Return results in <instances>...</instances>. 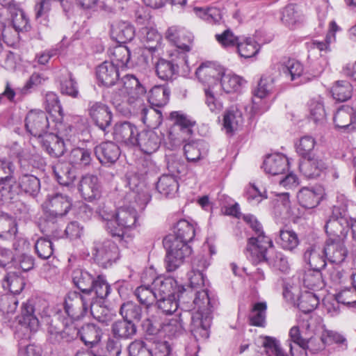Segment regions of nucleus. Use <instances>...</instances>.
Returning <instances> with one entry per match:
<instances>
[{"instance_id": "2", "label": "nucleus", "mask_w": 356, "mask_h": 356, "mask_svg": "<svg viewBox=\"0 0 356 356\" xmlns=\"http://www.w3.org/2000/svg\"><path fill=\"white\" fill-rule=\"evenodd\" d=\"M244 219L257 234L256 237L250 238L248 248L252 261L255 263L266 261L274 269L286 273L290 269L288 259L283 253L274 250L273 242L264 235L261 223L252 216H245Z\"/></svg>"}, {"instance_id": "17", "label": "nucleus", "mask_w": 356, "mask_h": 356, "mask_svg": "<svg viewBox=\"0 0 356 356\" xmlns=\"http://www.w3.org/2000/svg\"><path fill=\"white\" fill-rule=\"evenodd\" d=\"M350 226V221L346 215L334 209L332 216L325 225L326 233L332 239H343L346 237Z\"/></svg>"}, {"instance_id": "51", "label": "nucleus", "mask_w": 356, "mask_h": 356, "mask_svg": "<svg viewBox=\"0 0 356 356\" xmlns=\"http://www.w3.org/2000/svg\"><path fill=\"white\" fill-rule=\"evenodd\" d=\"M92 161V152L88 149L77 147L73 149L69 156L70 163L77 168L89 165Z\"/></svg>"}, {"instance_id": "30", "label": "nucleus", "mask_w": 356, "mask_h": 356, "mask_svg": "<svg viewBox=\"0 0 356 356\" xmlns=\"http://www.w3.org/2000/svg\"><path fill=\"white\" fill-rule=\"evenodd\" d=\"M63 325L65 327L63 330L52 323L49 325L48 334L51 342H60L61 340L68 341L76 337L77 328L74 325H70L68 321H66L63 323Z\"/></svg>"}, {"instance_id": "34", "label": "nucleus", "mask_w": 356, "mask_h": 356, "mask_svg": "<svg viewBox=\"0 0 356 356\" xmlns=\"http://www.w3.org/2000/svg\"><path fill=\"white\" fill-rule=\"evenodd\" d=\"M256 344L264 348L266 356H288L282 348L280 341L275 337L260 336L257 339Z\"/></svg>"}, {"instance_id": "20", "label": "nucleus", "mask_w": 356, "mask_h": 356, "mask_svg": "<svg viewBox=\"0 0 356 356\" xmlns=\"http://www.w3.org/2000/svg\"><path fill=\"white\" fill-rule=\"evenodd\" d=\"M323 195V189L321 186H305L298 191L297 200L301 207L313 209L319 204Z\"/></svg>"}, {"instance_id": "43", "label": "nucleus", "mask_w": 356, "mask_h": 356, "mask_svg": "<svg viewBox=\"0 0 356 356\" xmlns=\"http://www.w3.org/2000/svg\"><path fill=\"white\" fill-rule=\"evenodd\" d=\"M108 55L111 59L110 63H113L118 68L127 66L130 59V51L125 45H116L109 48Z\"/></svg>"}, {"instance_id": "59", "label": "nucleus", "mask_w": 356, "mask_h": 356, "mask_svg": "<svg viewBox=\"0 0 356 356\" xmlns=\"http://www.w3.org/2000/svg\"><path fill=\"white\" fill-rule=\"evenodd\" d=\"M15 171L13 163L6 159H0V184H3V191L8 193V188L13 182V174Z\"/></svg>"}, {"instance_id": "52", "label": "nucleus", "mask_w": 356, "mask_h": 356, "mask_svg": "<svg viewBox=\"0 0 356 356\" xmlns=\"http://www.w3.org/2000/svg\"><path fill=\"white\" fill-rule=\"evenodd\" d=\"M136 108H140L141 120L147 126L156 128L161 124L162 115L160 111L152 107L147 108L143 104Z\"/></svg>"}, {"instance_id": "56", "label": "nucleus", "mask_w": 356, "mask_h": 356, "mask_svg": "<svg viewBox=\"0 0 356 356\" xmlns=\"http://www.w3.org/2000/svg\"><path fill=\"white\" fill-rule=\"evenodd\" d=\"M237 51L241 57L250 58L256 56L260 49L259 44L251 38H245L237 43Z\"/></svg>"}, {"instance_id": "63", "label": "nucleus", "mask_w": 356, "mask_h": 356, "mask_svg": "<svg viewBox=\"0 0 356 356\" xmlns=\"http://www.w3.org/2000/svg\"><path fill=\"white\" fill-rule=\"evenodd\" d=\"M9 10L13 28L17 31H26L29 27V24L24 11L15 8H10Z\"/></svg>"}, {"instance_id": "41", "label": "nucleus", "mask_w": 356, "mask_h": 356, "mask_svg": "<svg viewBox=\"0 0 356 356\" xmlns=\"http://www.w3.org/2000/svg\"><path fill=\"white\" fill-rule=\"evenodd\" d=\"M72 277L74 285L86 296H88L95 280L93 276L85 270L76 268L73 270Z\"/></svg>"}, {"instance_id": "33", "label": "nucleus", "mask_w": 356, "mask_h": 356, "mask_svg": "<svg viewBox=\"0 0 356 356\" xmlns=\"http://www.w3.org/2000/svg\"><path fill=\"white\" fill-rule=\"evenodd\" d=\"M42 137V145L48 154L52 156H62L68 147L67 143L61 140L57 134L47 133Z\"/></svg>"}, {"instance_id": "7", "label": "nucleus", "mask_w": 356, "mask_h": 356, "mask_svg": "<svg viewBox=\"0 0 356 356\" xmlns=\"http://www.w3.org/2000/svg\"><path fill=\"white\" fill-rule=\"evenodd\" d=\"M120 85L118 95L122 97L123 103H127L134 109L142 105V97L146 91L138 79L134 75L127 74L122 79Z\"/></svg>"}, {"instance_id": "42", "label": "nucleus", "mask_w": 356, "mask_h": 356, "mask_svg": "<svg viewBox=\"0 0 356 356\" xmlns=\"http://www.w3.org/2000/svg\"><path fill=\"white\" fill-rule=\"evenodd\" d=\"M111 35L120 43L131 41L135 35L132 25L127 22H120L112 26Z\"/></svg>"}, {"instance_id": "15", "label": "nucleus", "mask_w": 356, "mask_h": 356, "mask_svg": "<svg viewBox=\"0 0 356 356\" xmlns=\"http://www.w3.org/2000/svg\"><path fill=\"white\" fill-rule=\"evenodd\" d=\"M72 207V200L66 195L56 193L48 195L42 204L45 213L49 217H62L66 215Z\"/></svg>"}, {"instance_id": "5", "label": "nucleus", "mask_w": 356, "mask_h": 356, "mask_svg": "<svg viewBox=\"0 0 356 356\" xmlns=\"http://www.w3.org/2000/svg\"><path fill=\"white\" fill-rule=\"evenodd\" d=\"M143 321V326L146 327L147 331L150 334L161 332L169 337H173L182 334L185 331L182 319L179 314L146 316Z\"/></svg>"}, {"instance_id": "35", "label": "nucleus", "mask_w": 356, "mask_h": 356, "mask_svg": "<svg viewBox=\"0 0 356 356\" xmlns=\"http://www.w3.org/2000/svg\"><path fill=\"white\" fill-rule=\"evenodd\" d=\"M304 259L312 270H321L325 266L327 259L324 248L316 245L310 246L304 254Z\"/></svg>"}, {"instance_id": "64", "label": "nucleus", "mask_w": 356, "mask_h": 356, "mask_svg": "<svg viewBox=\"0 0 356 356\" xmlns=\"http://www.w3.org/2000/svg\"><path fill=\"white\" fill-rule=\"evenodd\" d=\"M134 294L138 301L147 307L156 300L152 284H142L137 287Z\"/></svg>"}, {"instance_id": "61", "label": "nucleus", "mask_w": 356, "mask_h": 356, "mask_svg": "<svg viewBox=\"0 0 356 356\" xmlns=\"http://www.w3.org/2000/svg\"><path fill=\"white\" fill-rule=\"evenodd\" d=\"M24 286L23 279L15 273H8L2 281V286L5 290L10 292V294L19 293Z\"/></svg>"}, {"instance_id": "4", "label": "nucleus", "mask_w": 356, "mask_h": 356, "mask_svg": "<svg viewBox=\"0 0 356 356\" xmlns=\"http://www.w3.org/2000/svg\"><path fill=\"white\" fill-rule=\"evenodd\" d=\"M138 214L134 207H121L115 213L114 222L107 225L108 232L113 236H117L121 241L128 243L131 236L127 232L136 228L138 224Z\"/></svg>"}, {"instance_id": "27", "label": "nucleus", "mask_w": 356, "mask_h": 356, "mask_svg": "<svg viewBox=\"0 0 356 356\" xmlns=\"http://www.w3.org/2000/svg\"><path fill=\"white\" fill-rule=\"evenodd\" d=\"M19 188L31 195H36L40 188L39 179L34 175L25 174L23 175L19 180L18 186L15 184L10 185L8 188V194H10L8 198H13L12 195L17 193Z\"/></svg>"}, {"instance_id": "44", "label": "nucleus", "mask_w": 356, "mask_h": 356, "mask_svg": "<svg viewBox=\"0 0 356 356\" xmlns=\"http://www.w3.org/2000/svg\"><path fill=\"white\" fill-rule=\"evenodd\" d=\"M353 113H355L353 108L348 106H343L339 108L334 116L335 127L349 131L354 129L355 127L351 126Z\"/></svg>"}, {"instance_id": "16", "label": "nucleus", "mask_w": 356, "mask_h": 356, "mask_svg": "<svg viewBox=\"0 0 356 356\" xmlns=\"http://www.w3.org/2000/svg\"><path fill=\"white\" fill-rule=\"evenodd\" d=\"M139 131L136 126L129 122H118L113 127L114 140L128 147H136Z\"/></svg>"}, {"instance_id": "32", "label": "nucleus", "mask_w": 356, "mask_h": 356, "mask_svg": "<svg viewBox=\"0 0 356 356\" xmlns=\"http://www.w3.org/2000/svg\"><path fill=\"white\" fill-rule=\"evenodd\" d=\"M315 318L313 316L309 317L307 320H304L300 326H293L289 332V340L287 341V344L289 342L292 344L299 343L305 344L306 339L305 336L310 334L309 330L310 328L315 329Z\"/></svg>"}, {"instance_id": "18", "label": "nucleus", "mask_w": 356, "mask_h": 356, "mask_svg": "<svg viewBox=\"0 0 356 356\" xmlns=\"http://www.w3.org/2000/svg\"><path fill=\"white\" fill-rule=\"evenodd\" d=\"M163 136L161 131L147 129L140 131L137 138L136 147L146 154L155 153L159 149Z\"/></svg>"}, {"instance_id": "47", "label": "nucleus", "mask_w": 356, "mask_h": 356, "mask_svg": "<svg viewBox=\"0 0 356 356\" xmlns=\"http://www.w3.org/2000/svg\"><path fill=\"white\" fill-rule=\"evenodd\" d=\"M310 118L316 124H323L326 120V112L323 97L312 98L308 104Z\"/></svg>"}, {"instance_id": "48", "label": "nucleus", "mask_w": 356, "mask_h": 356, "mask_svg": "<svg viewBox=\"0 0 356 356\" xmlns=\"http://www.w3.org/2000/svg\"><path fill=\"white\" fill-rule=\"evenodd\" d=\"M17 231V225L14 218L7 214H0V238L6 240L12 239Z\"/></svg>"}, {"instance_id": "13", "label": "nucleus", "mask_w": 356, "mask_h": 356, "mask_svg": "<svg viewBox=\"0 0 356 356\" xmlns=\"http://www.w3.org/2000/svg\"><path fill=\"white\" fill-rule=\"evenodd\" d=\"M284 297L289 301H296L298 299V306L304 313L313 311L319 304V298L316 293L305 291L299 296L298 287L291 286L290 289L286 286L283 291Z\"/></svg>"}, {"instance_id": "58", "label": "nucleus", "mask_w": 356, "mask_h": 356, "mask_svg": "<svg viewBox=\"0 0 356 356\" xmlns=\"http://www.w3.org/2000/svg\"><path fill=\"white\" fill-rule=\"evenodd\" d=\"M184 154L189 161H197L207 152V145L202 141H193L184 147Z\"/></svg>"}, {"instance_id": "60", "label": "nucleus", "mask_w": 356, "mask_h": 356, "mask_svg": "<svg viewBox=\"0 0 356 356\" xmlns=\"http://www.w3.org/2000/svg\"><path fill=\"white\" fill-rule=\"evenodd\" d=\"M316 145V139L311 136L307 135L301 137L296 143V149L301 157L306 159L315 154L313 153V150Z\"/></svg>"}, {"instance_id": "12", "label": "nucleus", "mask_w": 356, "mask_h": 356, "mask_svg": "<svg viewBox=\"0 0 356 356\" xmlns=\"http://www.w3.org/2000/svg\"><path fill=\"white\" fill-rule=\"evenodd\" d=\"M92 254L100 266L107 268L118 259V248L110 240L97 241L94 243Z\"/></svg>"}, {"instance_id": "6", "label": "nucleus", "mask_w": 356, "mask_h": 356, "mask_svg": "<svg viewBox=\"0 0 356 356\" xmlns=\"http://www.w3.org/2000/svg\"><path fill=\"white\" fill-rule=\"evenodd\" d=\"M163 245L166 249L165 262L168 271H174L178 268L184 263L185 258L192 252L188 244L173 237H165Z\"/></svg>"}, {"instance_id": "55", "label": "nucleus", "mask_w": 356, "mask_h": 356, "mask_svg": "<svg viewBox=\"0 0 356 356\" xmlns=\"http://www.w3.org/2000/svg\"><path fill=\"white\" fill-rule=\"evenodd\" d=\"M156 304L160 310L156 315L151 316H168L172 314L178 308V302L176 300L175 293L169 296L156 299Z\"/></svg>"}, {"instance_id": "49", "label": "nucleus", "mask_w": 356, "mask_h": 356, "mask_svg": "<svg viewBox=\"0 0 356 356\" xmlns=\"http://www.w3.org/2000/svg\"><path fill=\"white\" fill-rule=\"evenodd\" d=\"M77 332L76 336L80 335L81 339L86 345H93L98 343L102 337V330L92 323L83 325L81 330H77Z\"/></svg>"}, {"instance_id": "39", "label": "nucleus", "mask_w": 356, "mask_h": 356, "mask_svg": "<svg viewBox=\"0 0 356 356\" xmlns=\"http://www.w3.org/2000/svg\"><path fill=\"white\" fill-rule=\"evenodd\" d=\"M178 188V181L175 175H163L156 183V190L166 197H175Z\"/></svg>"}, {"instance_id": "37", "label": "nucleus", "mask_w": 356, "mask_h": 356, "mask_svg": "<svg viewBox=\"0 0 356 356\" xmlns=\"http://www.w3.org/2000/svg\"><path fill=\"white\" fill-rule=\"evenodd\" d=\"M152 284L156 299L174 294L177 287V282L172 277H158Z\"/></svg>"}, {"instance_id": "8", "label": "nucleus", "mask_w": 356, "mask_h": 356, "mask_svg": "<svg viewBox=\"0 0 356 356\" xmlns=\"http://www.w3.org/2000/svg\"><path fill=\"white\" fill-rule=\"evenodd\" d=\"M165 38L173 43L176 47L172 56L177 54L182 61L187 62L185 53L189 51L191 49L193 39L192 34L184 29L171 26L167 30Z\"/></svg>"}, {"instance_id": "50", "label": "nucleus", "mask_w": 356, "mask_h": 356, "mask_svg": "<svg viewBox=\"0 0 356 356\" xmlns=\"http://www.w3.org/2000/svg\"><path fill=\"white\" fill-rule=\"evenodd\" d=\"M170 91L165 86H155L149 92V103L154 106L161 107L165 105L169 99Z\"/></svg>"}, {"instance_id": "40", "label": "nucleus", "mask_w": 356, "mask_h": 356, "mask_svg": "<svg viewBox=\"0 0 356 356\" xmlns=\"http://www.w3.org/2000/svg\"><path fill=\"white\" fill-rule=\"evenodd\" d=\"M19 324L31 332H36L40 326V321L34 314L33 307L29 302L24 303L22 314L19 319Z\"/></svg>"}, {"instance_id": "36", "label": "nucleus", "mask_w": 356, "mask_h": 356, "mask_svg": "<svg viewBox=\"0 0 356 356\" xmlns=\"http://www.w3.org/2000/svg\"><path fill=\"white\" fill-rule=\"evenodd\" d=\"M243 123L241 111L236 106H232L224 113L223 127L227 133L239 129Z\"/></svg>"}, {"instance_id": "9", "label": "nucleus", "mask_w": 356, "mask_h": 356, "mask_svg": "<svg viewBox=\"0 0 356 356\" xmlns=\"http://www.w3.org/2000/svg\"><path fill=\"white\" fill-rule=\"evenodd\" d=\"M329 159L322 152H316L303 159L299 165L300 172L309 179H314L326 173L329 167Z\"/></svg>"}, {"instance_id": "53", "label": "nucleus", "mask_w": 356, "mask_h": 356, "mask_svg": "<svg viewBox=\"0 0 356 356\" xmlns=\"http://www.w3.org/2000/svg\"><path fill=\"white\" fill-rule=\"evenodd\" d=\"M57 135L64 140L67 146H71L77 140V129L72 124L58 122L56 124Z\"/></svg>"}, {"instance_id": "14", "label": "nucleus", "mask_w": 356, "mask_h": 356, "mask_svg": "<svg viewBox=\"0 0 356 356\" xmlns=\"http://www.w3.org/2000/svg\"><path fill=\"white\" fill-rule=\"evenodd\" d=\"M49 127V122L46 112L40 109H33L27 113L25 128L32 136L42 137L47 133Z\"/></svg>"}, {"instance_id": "29", "label": "nucleus", "mask_w": 356, "mask_h": 356, "mask_svg": "<svg viewBox=\"0 0 356 356\" xmlns=\"http://www.w3.org/2000/svg\"><path fill=\"white\" fill-rule=\"evenodd\" d=\"M170 56H172L171 60L161 58L156 64V72L161 79L169 80L172 79L177 71L178 66L182 63H186L182 61L177 54L175 56H172L171 54Z\"/></svg>"}, {"instance_id": "19", "label": "nucleus", "mask_w": 356, "mask_h": 356, "mask_svg": "<svg viewBox=\"0 0 356 356\" xmlns=\"http://www.w3.org/2000/svg\"><path fill=\"white\" fill-rule=\"evenodd\" d=\"M203 84V91L204 94V102L209 110L214 113L218 114L223 108V103L220 98L219 84H215L212 82L199 79Z\"/></svg>"}, {"instance_id": "45", "label": "nucleus", "mask_w": 356, "mask_h": 356, "mask_svg": "<svg viewBox=\"0 0 356 356\" xmlns=\"http://www.w3.org/2000/svg\"><path fill=\"white\" fill-rule=\"evenodd\" d=\"M341 30V28L334 21L330 23L329 31L324 41L313 40L310 44V49H318L321 52L327 53L330 51V44L336 40L335 33Z\"/></svg>"}, {"instance_id": "54", "label": "nucleus", "mask_w": 356, "mask_h": 356, "mask_svg": "<svg viewBox=\"0 0 356 356\" xmlns=\"http://www.w3.org/2000/svg\"><path fill=\"white\" fill-rule=\"evenodd\" d=\"M267 304L266 302H259L253 304L249 315L250 324L258 327L266 325Z\"/></svg>"}, {"instance_id": "21", "label": "nucleus", "mask_w": 356, "mask_h": 356, "mask_svg": "<svg viewBox=\"0 0 356 356\" xmlns=\"http://www.w3.org/2000/svg\"><path fill=\"white\" fill-rule=\"evenodd\" d=\"M314 327L315 329H309V332L310 334H307V336H305L306 339L305 341L308 351L312 354L321 352L327 347L323 326L318 322L317 318H315Z\"/></svg>"}, {"instance_id": "22", "label": "nucleus", "mask_w": 356, "mask_h": 356, "mask_svg": "<svg viewBox=\"0 0 356 356\" xmlns=\"http://www.w3.org/2000/svg\"><path fill=\"white\" fill-rule=\"evenodd\" d=\"M88 110L89 115L95 125L105 131L110 125L112 118L108 107L101 102H92L89 103Z\"/></svg>"}, {"instance_id": "46", "label": "nucleus", "mask_w": 356, "mask_h": 356, "mask_svg": "<svg viewBox=\"0 0 356 356\" xmlns=\"http://www.w3.org/2000/svg\"><path fill=\"white\" fill-rule=\"evenodd\" d=\"M141 41L145 49L154 51L161 46V35L155 29L145 27L141 30Z\"/></svg>"}, {"instance_id": "25", "label": "nucleus", "mask_w": 356, "mask_h": 356, "mask_svg": "<svg viewBox=\"0 0 356 356\" xmlns=\"http://www.w3.org/2000/svg\"><path fill=\"white\" fill-rule=\"evenodd\" d=\"M96 76L102 85L112 86L119 79V69L113 63L104 61L97 67Z\"/></svg>"}, {"instance_id": "23", "label": "nucleus", "mask_w": 356, "mask_h": 356, "mask_svg": "<svg viewBox=\"0 0 356 356\" xmlns=\"http://www.w3.org/2000/svg\"><path fill=\"white\" fill-rule=\"evenodd\" d=\"M323 248L326 259L332 264H340L345 261L348 256V250L343 239L329 238Z\"/></svg>"}, {"instance_id": "57", "label": "nucleus", "mask_w": 356, "mask_h": 356, "mask_svg": "<svg viewBox=\"0 0 356 356\" xmlns=\"http://www.w3.org/2000/svg\"><path fill=\"white\" fill-rule=\"evenodd\" d=\"M136 329L131 322L124 318L118 321L112 325V332L118 339H128L136 333Z\"/></svg>"}, {"instance_id": "24", "label": "nucleus", "mask_w": 356, "mask_h": 356, "mask_svg": "<svg viewBox=\"0 0 356 356\" xmlns=\"http://www.w3.org/2000/svg\"><path fill=\"white\" fill-rule=\"evenodd\" d=\"M79 190L82 197L88 201L98 199L101 196V185L96 176L87 175L80 181Z\"/></svg>"}, {"instance_id": "62", "label": "nucleus", "mask_w": 356, "mask_h": 356, "mask_svg": "<svg viewBox=\"0 0 356 356\" xmlns=\"http://www.w3.org/2000/svg\"><path fill=\"white\" fill-rule=\"evenodd\" d=\"M302 65L294 59L289 60L282 68V74L291 81H296L303 75Z\"/></svg>"}, {"instance_id": "1", "label": "nucleus", "mask_w": 356, "mask_h": 356, "mask_svg": "<svg viewBox=\"0 0 356 356\" xmlns=\"http://www.w3.org/2000/svg\"><path fill=\"white\" fill-rule=\"evenodd\" d=\"M190 287L196 291L193 301L191 316V332L197 339H207L211 322V306L208 291L204 286V277L200 269L193 270L188 273Z\"/></svg>"}, {"instance_id": "38", "label": "nucleus", "mask_w": 356, "mask_h": 356, "mask_svg": "<svg viewBox=\"0 0 356 356\" xmlns=\"http://www.w3.org/2000/svg\"><path fill=\"white\" fill-rule=\"evenodd\" d=\"M173 232L174 235L168 236L167 237H173L175 239L188 244L195 236V227L194 224L182 219L176 223Z\"/></svg>"}, {"instance_id": "3", "label": "nucleus", "mask_w": 356, "mask_h": 356, "mask_svg": "<svg viewBox=\"0 0 356 356\" xmlns=\"http://www.w3.org/2000/svg\"><path fill=\"white\" fill-rule=\"evenodd\" d=\"M196 76L198 79H208L211 82L213 81L215 84H219L220 91L226 93L238 91L243 81L241 76L211 63L201 65L196 70Z\"/></svg>"}, {"instance_id": "28", "label": "nucleus", "mask_w": 356, "mask_h": 356, "mask_svg": "<svg viewBox=\"0 0 356 356\" xmlns=\"http://www.w3.org/2000/svg\"><path fill=\"white\" fill-rule=\"evenodd\" d=\"M128 184L131 191L127 193L126 200L130 203H133L132 200H134L136 204L143 207L149 200L147 191L144 190V184L135 177L129 180Z\"/></svg>"}, {"instance_id": "11", "label": "nucleus", "mask_w": 356, "mask_h": 356, "mask_svg": "<svg viewBox=\"0 0 356 356\" xmlns=\"http://www.w3.org/2000/svg\"><path fill=\"white\" fill-rule=\"evenodd\" d=\"M76 292L69 293L65 300V311L70 318V325H73L74 321L83 317L88 311L90 300Z\"/></svg>"}, {"instance_id": "26", "label": "nucleus", "mask_w": 356, "mask_h": 356, "mask_svg": "<svg viewBox=\"0 0 356 356\" xmlns=\"http://www.w3.org/2000/svg\"><path fill=\"white\" fill-rule=\"evenodd\" d=\"M289 167L288 159L282 154L275 153L266 157L263 168L266 173L277 175L284 173Z\"/></svg>"}, {"instance_id": "10", "label": "nucleus", "mask_w": 356, "mask_h": 356, "mask_svg": "<svg viewBox=\"0 0 356 356\" xmlns=\"http://www.w3.org/2000/svg\"><path fill=\"white\" fill-rule=\"evenodd\" d=\"M170 118L174 124L170 129L168 138L176 145L186 140L191 134L193 123L186 115L179 111L172 112Z\"/></svg>"}, {"instance_id": "31", "label": "nucleus", "mask_w": 356, "mask_h": 356, "mask_svg": "<svg viewBox=\"0 0 356 356\" xmlns=\"http://www.w3.org/2000/svg\"><path fill=\"white\" fill-rule=\"evenodd\" d=\"M97 159L102 163L115 162L120 154L119 147L113 142H105L95 148Z\"/></svg>"}]
</instances>
